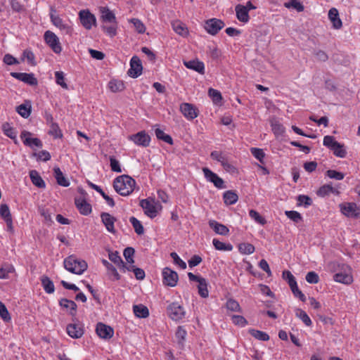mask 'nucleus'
Masks as SVG:
<instances>
[{
    "instance_id": "62",
    "label": "nucleus",
    "mask_w": 360,
    "mask_h": 360,
    "mask_svg": "<svg viewBox=\"0 0 360 360\" xmlns=\"http://www.w3.org/2000/svg\"><path fill=\"white\" fill-rule=\"evenodd\" d=\"M134 252H135V251L133 248L128 247L124 250V252H123L124 257L126 261L130 264H132L134 262Z\"/></svg>"
},
{
    "instance_id": "51",
    "label": "nucleus",
    "mask_w": 360,
    "mask_h": 360,
    "mask_svg": "<svg viewBox=\"0 0 360 360\" xmlns=\"http://www.w3.org/2000/svg\"><path fill=\"white\" fill-rule=\"evenodd\" d=\"M238 250L243 255H250L255 252V247L250 243H243L239 244Z\"/></svg>"
},
{
    "instance_id": "3",
    "label": "nucleus",
    "mask_w": 360,
    "mask_h": 360,
    "mask_svg": "<svg viewBox=\"0 0 360 360\" xmlns=\"http://www.w3.org/2000/svg\"><path fill=\"white\" fill-rule=\"evenodd\" d=\"M167 312L169 317L175 321L182 320L186 316L185 309L177 302L169 304L167 308Z\"/></svg>"
},
{
    "instance_id": "21",
    "label": "nucleus",
    "mask_w": 360,
    "mask_h": 360,
    "mask_svg": "<svg viewBox=\"0 0 360 360\" xmlns=\"http://www.w3.org/2000/svg\"><path fill=\"white\" fill-rule=\"evenodd\" d=\"M172 27L175 33L183 37H187L189 34L187 26L179 20L172 22Z\"/></svg>"
},
{
    "instance_id": "46",
    "label": "nucleus",
    "mask_w": 360,
    "mask_h": 360,
    "mask_svg": "<svg viewBox=\"0 0 360 360\" xmlns=\"http://www.w3.org/2000/svg\"><path fill=\"white\" fill-rule=\"evenodd\" d=\"M129 221L131 224L135 232L138 235H142L144 233V229L141 222L134 217L129 218Z\"/></svg>"
},
{
    "instance_id": "11",
    "label": "nucleus",
    "mask_w": 360,
    "mask_h": 360,
    "mask_svg": "<svg viewBox=\"0 0 360 360\" xmlns=\"http://www.w3.org/2000/svg\"><path fill=\"white\" fill-rule=\"evenodd\" d=\"M129 140L135 145L141 147H147L150 143V136L145 131H141L129 136Z\"/></svg>"
},
{
    "instance_id": "50",
    "label": "nucleus",
    "mask_w": 360,
    "mask_h": 360,
    "mask_svg": "<svg viewBox=\"0 0 360 360\" xmlns=\"http://www.w3.org/2000/svg\"><path fill=\"white\" fill-rule=\"evenodd\" d=\"M27 60V63L31 65H35V56L30 49L24 50L22 55V60Z\"/></svg>"
},
{
    "instance_id": "17",
    "label": "nucleus",
    "mask_w": 360,
    "mask_h": 360,
    "mask_svg": "<svg viewBox=\"0 0 360 360\" xmlns=\"http://www.w3.org/2000/svg\"><path fill=\"white\" fill-rule=\"evenodd\" d=\"M142 72V64L140 59L136 56H133L130 60V69L128 74L133 78H136Z\"/></svg>"
},
{
    "instance_id": "25",
    "label": "nucleus",
    "mask_w": 360,
    "mask_h": 360,
    "mask_svg": "<svg viewBox=\"0 0 360 360\" xmlns=\"http://www.w3.org/2000/svg\"><path fill=\"white\" fill-rule=\"evenodd\" d=\"M328 18L333 24V27L339 30L342 26V20L339 17V12L335 8H331L328 11Z\"/></svg>"
},
{
    "instance_id": "37",
    "label": "nucleus",
    "mask_w": 360,
    "mask_h": 360,
    "mask_svg": "<svg viewBox=\"0 0 360 360\" xmlns=\"http://www.w3.org/2000/svg\"><path fill=\"white\" fill-rule=\"evenodd\" d=\"M41 285L44 291L48 294L53 293L55 287L53 281L46 276H43L41 278Z\"/></svg>"
},
{
    "instance_id": "10",
    "label": "nucleus",
    "mask_w": 360,
    "mask_h": 360,
    "mask_svg": "<svg viewBox=\"0 0 360 360\" xmlns=\"http://www.w3.org/2000/svg\"><path fill=\"white\" fill-rule=\"evenodd\" d=\"M140 206L144 211V213L148 217L153 219L158 215V207L156 202L150 199H143L140 201Z\"/></svg>"
},
{
    "instance_id": "13",
    "label": "nucleus",
    "mask_w": 360,
    "mask_h": 360,
    "mask_svg": "<svg viewBox=\"0 0 360 360\" xmlns=\"http://www.w3.org/2000/svg\"><path fill=\"white\" fill-rule=\"evenodd\" d=\"M180 111L188 120H193L198 116L199 111L193 104L183 103L180 105Z\"/></svg>"
},
{
    "instance_id": "43",
    "label": "nucleus",
    "mask_w": 360,
    "mask_h": 360,
    "mask_svg": "<svg viewBox=\"0 0 360 360\" xmlns=\"http://www.w3.org/2000/svg\"><path fill=\"white\" fill-rule=\"evenodd\" d=\"M198 290L199 295L203 297L206 298L209 295V291L207 289V282L205 278H202L198 282Z\"/></svg>"
},
{
    "instance_id": "12",
    "label": "nucleus",
    "mask_w": 360,
    "mask_h": 360,
    "mask_svg": "<svg viewBox=\"0 0 360 360\" xmlns=\"http://www.w3.org/2000/svg\"><path fill=\"white\" fill-rule=\"evenodd\" d=\"M342 270L343 271L334 275V281L346 285L351 284L353 282L351 268L347 265H343Z\"/></svg>"
},
{
    "instance_id": "64",
    "label": "nucleus",
    "mask_w": 360,
    "mask_h": 360,
    "mask_svg": "<svg viewBox=\"0 0 360 360\" xmlns=\"http://www.w3.org/2000/svg\"><path fill=\"white\" fill-rule=\"evenodd\" d=\"M0 316L5 322H9L11 320L7 308L1 301H0Z\"/></svg>"
},
{
    "instance_id": "29",
    "label": "nucleus",
    "mask_w": 360,
    "mask_h": 360,
    "mask_svg": "<svg viewBox=\"0 0 360 360\" xmlns=\"http://www.w3.org/2000/svg\"><path fill=\"white\" fill-rule=\"evenodd\" d=\"M209 225L217 234L226 236L229 233V229H228V227L214 220H210L209 221Z\"/></svg>"
},
{
    "instance_id": "23",
    "label": "nucleus",
    "mask_w": 360,
    "mask_h": 360,
    "mask_svg": "<svg viewBox=\"0 0 360 360\" xmlns=\"http://www.w3.org/2000/svg\"><path fill=\"white\" fill-rule=\"evenodd\" d=\"M75 205L82 215L86 216L91 212V205L84 198H76Z\"/></svg>"
},
{
    "instance_id": "47",
    "label": "nucleus",
    "mask_w": 360,
    "mask_h": 360,
    "mask_svg": "<svg viewBox=\"0 0 360 360\" xmlns=\"http://www.w3.org/2000/svg\"><path fill=\"white\" fill-rule=\"evenodd\" d=\"M295 315L307 326H310L312 324L311 320L307 314L301 309H297L295 310Z\"/></svg>"
},
{
    "instance_id": "34",
    "label": "nucleus",
    "mask_w": 360,
    "mask_h": 360,
    "mask_svg": "<svg viewBox=\"0 0 360 360\" xmlns=\"http://www.w3.org/2000/svg\"><path fill=\"white\" fill-rule=\"evenodd\" d=\"M155 130V134L158 139L162 140L165 143L172 145L173 140L171 136L165 134L163 130L159 128V125L156 124L153 127Z\"/></svg>"
},
{
    "instance_id": "15",
    "label": "nucleus",
    "mask_w": 360,
    "mask_h": 360,
    "mask_svg": "<svg viewBox=\"0 0 360 360\" xmlns=\"http://www.w3.org/2000/svg\"><path fill=\"white\" fill-rule=\"evenodd\" d=\"M11 75L15 78L30 86H36L37 79L33 73L25 72H11Z\"/></svg>"
},
{
    "instance_id": "27",
    "label": "nucleus",
    "mask_w": 360,
    "mask_h": 360,
    "mask_svg": "<svg viewBox=\"0 0 360 360\" xmlns=\"http://www.w3.org/2000/svg\"><path fill=\"white\" fill-rule=\"evenodd\" d=\"M341 212L347 217L356 215V205L354 202H345L340 205Z\"/></svg>"
},
{
    "instance_id": "35",
    "label": "nucleus",
    "mask_w": 360,
    "mask_h": 360,
    "mask_svg": "<svg viewBox=\"0 0 360 360\" xmlns=\"http://www.w3.org/2000/svg\"><path fill=\"white\" fill-rule=\"evenodd\" d=\"M53 174L58 184L64 187L69 186L70 181L65 177L59 167H54Z\"/></svg>"
},
{
    "instance_id": "6",
    "label": "nucleus",
    "mask_w": 360,
    "mask_h": 360,
    "mask_svg": "<svg viewBox=\"0 0 360 360\" xmlns=\"http://www.w3.org/2000/svg\"><path fill=\"white\" fill-rule=\"evenodd\" d=\"M202 170L206 181L213 184L217 188L223 189L226 187L224 180L211 169L203 167Z\"/></svg>"
},
{
    "instance_id": "38",
    "label": "nucleus",
    "mask_w": 360,
    "mask_h": 360,
    "mask_svg": "<svg viewBox=\"0 0 360 360\" xmlns=\"http://www.w3.org/2000/svg\"><path fill=\"white\" fill-rule=\"evenodd\" d=\"M59 304L61 307L69 311L71 314H74L76 312L77 304L72 300L63 298L59 301Z\"/></svg>"
},
{
    "instance_id": "61",
    "label": "nucleus",
    "mask_w": 360,
    "mask_h": 360,
    "mask_svg": "<svg viewBox=\"0 0 360 360\" xmlns=\"http://www.w3.org/2000/svg\"><path fill=\"white\" fill-rule=\"evenodd\" d=\"M226 307L228 310L231 311L239 312L241 310L239 303L233 299H229L226 301Z\"/></svg>"
},
{
    "instance_id": "44",
    "label": "nucleus",
    "mask_w": 360,
    "mask_h": 360,
    "mask_svg": "<svg viewBox=\"0 0 360 360\" xmlns=\"http://www.w3.org/2000/svg\"><path fill=\"white\" fill-rule=\"evenodd\" d=\"M212 244L215 249L221 251H231L233 250V245L230 243H225L219 241L218 239L214 238Z\"/></svg>"
},
{
    "instance_id": "18",
    "label": "nucleus",
    "mask_w": 360,
    "mask_h": 360,
    "mask_svg": "<svg viewBox=\"0 0 360 360\" xmlns=\"http://www.w3.org/2000/svg\"><path fill=\"white\" fill-rule=\"evenodd\" d=\"M67 333L75 339L80 338L84 333L83 326L79 323H70L66 328Z\"/></svg>"
},
{
    "instance_id": "56",
    "label": "nucleus",
    "mask_w": 360,
    "mask_h": 360,
    "mask_svg": "<svg viewBox=\"0 0 360 360\" xmlns=\"http://www.w3.org/2000/svg\"><path fill=\"white\" fill-rule=\"evenodd\" d=\"M0 216L5 221L12 219L9 207L6 204L0 205Z\"/></svg>"
},
{
    "instance_id": "16",
    "label": "nucleus",
    "mask_w": 360,
    "mask_h": 360,
    "mask_svg": "<svg viewBox=\"0 0 360 360\" xmlns=\"http://www.w3.org/2000/svg\"><path fill=\"white\" fill-rule=\"evenodd\" d=\"M96 332L99 338L104 340H109L114 335L113 328L103 323H98L96 324Z\"/></svg>"
},
{
    "instance_id": "2",
    "label": "nucleus",
    "mask_w": 360,
    "mask_h": 360,
    "mask_svg": "<svg viewBox=\"0 0 360 360\" xmlns=\"http://www.w3.org/2000/svg\"><path fill=\"white\" fill-rule=\"evenodd\" d=\"M63 266L69 272L82 275L88 268V264L84 259H79L75 255H70L63 260Z\"/></svg>"
},
{
    "instance_id": "14",
    "label": "nucleus",
    "mask_w": 360,
    "mask_h": 360,
    "mask_svg": "<svg viewBox=\"0 0 360 360\" xmlns=\"http://www.w3.org/2000/svg\"><path fill=\"white\" fill-rule=\"evenodd\" d=\"M51 22L58 28L63 33L71 35L72 33V27L65 23L63 19L58 15L51 13L50 15Z\"/></svg>"
},
{
    "instance_id": "45",
    "label": "nucleus",
    "mask_w": 360,
    "mask_h": 360,
    "mask_svg": "<svg viewBox=\"0 0 360 360\" xmlns=\"http://www.w3.org/2000/svg\"><path fill=\"white\" fill-rule=\"evenodd\" d=\"M249 333L255 339L259 340L267 341L269 340V335L266 333L261 330L252 328L249 329Z\"/></svg>"
},
{
    "instance_id": "58",
    "label": "nucleus",
    "mask_w": 360,
    "mask_h": 360,
    "mask_svg": "<svg viewBox=\"0 0 360 360\" xmlns=\"http://www.w3.org/2000/svg\"><path fill=\"white\" fill-rule=\"evenodd\" d=\"M107 274L109 277L115 281H119L120 279V275L117 272L116 268L111 263L106 268Z\"/></svg>"
},
{
    "instance_id": "41",
    "label": "nucleus",
    "mask_w": 360,
    "mask_h": 360,
    "mask_svg": "<svg viewBox=\"0 0 360 360\" xmlns=\"http://www.w3.org/2000/svg\"><path fill=\"white\" fill-rule=\"evenodd\" d=\"M224 203L228 205L235 204L238 199L237 194L231 191H226L223 195Z\"/></svg>"
},
{
    "instance_id": "30",
    "label": "nucleus",
    "mask_w": 360,
    "mask_h": 360,
    "mask_svg": "<svg viewBox=\"0 0 360 360\" xmlns=\"http://www.w3.org/2000/svg\"><path fill=\"white\" fill-rule=\"evenodd\" d=\"M110 25L103 24L101 25V30L104 32V33L108 36L110 38L115 37L117 34V22H109Z\"/></svg>"
},
{
    "instance_id": "39",
    "label": "nucleus",
    "mask_w": 360,
    "mask_h": 360,
    "mask_svg": "<svg viewBox=\"0 0 360 360\" xmlns=\"http://www.w3.org/2000/svg\"><path fill=\"white\" fill-rule=\"evenodd\" d=\"M133 311L134 314L139 318H146L149 316L148 309L143 304L134 305Z\"/></svg>"
},
{
    "instance_id": "52",
    "label": "nucleus",
    "mask_w": 360,
    "mask_h": 360,
    "mask_svg": "<svg viewBox=\"0 0 360 360\" xmlns=\"http://www.w3.org/2000/svg\"><path fill=\"white\" fill-rule=\"evenodd\" d=\"M282 277L288 283L290 288H292L297 284L295 276L289 271H283L282 274Z\"/></svg>"
},
{
    "instance_id": "57",
    "label": "nucleus",
    "mask_w": 360,
    "mask_h": 360,
    "mask_svg": "<svg viewBox=\"0 0 360 360\" xmlns=\"http://www.w3.org/2000/svg\"><path fill=\"white\" fill-rule=\"evenodd\" d=\"M331 150H333L334 155L338 158H343L346 156L347 152L345 149L343 145L338 143L335 147H333Z\"/></svg>"
},
{
    "instance_id": "26",
    "label": "nucleus",
    "mask_w": 360,
    "mask_h": 360,
    "mask_svg": "<svg viewBox=\"0 0 360 360\" xmlns=\"http://www.w3.org/2000/svg\"><path fill=\"white\" fill-rule=\"evenodd\" d=\"M109 259L117 266L123 272L126 270H130L129 268H127L126 264L123 262L122 259L120 256L117 251L109 252L108 253Z\"/></svg>"
},
{
    "instance_id": "22",
    "label": "nucleus",
    "mask_w": 360,
    "mask_h": 360,
    "mask_svg": "<svg viewBox=\"0 0 360 360\" xmlns=\"http://www.w3.org/2000/svg\"><path fill=\"white\" fill-rule=\"evenodd\" d=\"M235 11L237 19L243 22L247 23L250 20L249 12L243 4H238L235 7Z\"/></svg>"
},
{
    "instance_id": "9",
    "label": "nucleus",
    "mask_w": 360,
    "mask_h": 360,
    "mask_svg": "<svg viewBox=\"0 0 360 360\" xmlns=\"http://www.w3.org/2000/svg\"><path fill=\"white\" fill-rule=\"evenodd\" d=\"M224 26L221 20L211 18L205 22L204 28L208 34L216 35Z\"/></svg>"
},
{
    "instance_id": "42",
    "label": "nucleus",
    "mask_w": 360,
    "mask_h": 360,
    "mask_svg": "<svg viewBox=\"0 0 360 360\" xmlns=\"http://www.w3.org/2000/svg\"><path fill=\"white\" fill-rule=\"evenodd\" d=\"M128 22L131 23L134 25L135 30L139 34H143L146 32V27L143 22L139 20V18H130L128 20Z\"/></svg>"
},
{
    "instance_id": "59",
    "label": "nucleus",
    "mask_w": 360,
    "mask_h": 360,
    "mask_svg": "<svg viewBox=\"0 0 360 360\" xmlns=\"http://www.w3.org/2000/svg\"><path fill=\"white\" fill-rule=\"evenodd\" d=\"M285 214L286 217L295 223H298L302 220V217L300 213L297 211L290 210L285 211Z\"/></svg>"
},
{
    "instance_id": "5",
    "label": "nucleus",
    "mask_w": 360,
    "mask_h": 360,
    "mask_svg": "<svg viewBox=\"0 0 360 360\" xmlns=\"http://www.w3.org/2000/svg\"><path fill=\"white\" fill-rule=\"evenodd\" d=\"M44 39L46 44L55 53L58 54L61 53L62 46L60 45L59 38L54 32L50 30L46 31L44 34Z\"/></svg>"
},
{
    "instance_id": "54",
    "label": "nucleus",
    "mask_w": 360,
    "mask_h": 360,
    "mask_svg": "<svg viewBox=\"0 0 360 360\" xmlns=\"http://www.w3.org/2000/svg\"><path fill=\"white\" fill-rule=\"evenodd\" d=\"M250 152L257 160H258L262 164H264L265 153L262 149L258 148H251Z\"/></svg>"
},
{
    "instance_id": "1",
    "label": "nucleus",
    "mask_w": 360,
    "mask_h": 360,
    "mask_svg": "<svg viewBox=\"0 0 360 360\" xmlns=\"http://www.w3.org/2000/svg\"><path fill=\"white\" fill-rule=\"evenodd\" d=\"M136 181L128 175H121L115 179L113 187L122 196L129 195L134 190Z\"/></svg>"
},
{
    "instance_id": "4",
    "label": "nucleus",
    "mask_w": 360,
    "mask_h": 360,
    "mask_svg": "<svg viewBox=\"0 0 360 360\" xmlns=\"http://www.w3.org/2000/svg\"><path fill=\"white\" fill-rule=\"evenodd\" d=\"M79 19L82 25L87 30H90L96 25V18L89 9L81 10Z\"/></svg>"
},
{
    "instance_id": "48",
    "label": "nucleus",
    "mask_w": 360,
    "mask_h": 360,
    "mask_svg": "<svg viewBox=\"0 0 360 360\" xmlns=\"http://www.w3.org/2000/svg\"><path fill=\"white\" fill-rule=\"evenodd\" d=\"M56 83L64 89H68V86L65 82V74L62 71L55 72Z\"/></svg>"
},
{
    "instance_id": "63",
    "label": "nucleus",
    "mask_w": 360,
    "mask_h": 360,
    "mask_svg": "<svg viewBox=\"0 0 360 360\" xmlns=\"http://www.w3.org/2000/svg\"><path fill=\"white\" fill-rule=\"evenodd\" d=\"M15 268L13 265H8L6 266L0 268V279H6L8 278V274L13 273Z\"/></svg>"
},
{
    "instance_id": "31",
    "label": "nucleus",
    "mask_w": 360,
    "mask_h": 360,
    "mask_svg": "<svg viewBox=\"0 0 360 360\" xmlns=\"http://www.w3.org/2000/svg\"><path fill=\"white\" fill-rule=\"evenodd\" d=\"M30 177L32 183L37 187L44 188L46 187V184L42 179L39 172L37 170H31L30 172Z\"/></svg>"
},
{
    "instance_id": "49",
    "label": "nucleus",
    "mask_w": 360,
    "mask_h": 360,
    "mask_svg": "<svg viewBox=\"0 0 360 360\" xmlns=\"http://www.w3.org/2000/svg\"><path fill=\"white\" fill-rule=\"evenodd\" d=\"M187 332L183 326H179L176 331L175 337L177 340L178 344L181 346L184 345V342L186 340Z\"/></svg>"
},
{
    "instance_id": "32",
    "label": "nucleus",
    "mask_w": 360,
    "mask_h": 360,
    "mask_svg": "<svg viewBox=\"0 0 360 360\" xmlns=\"http://www.w3.org/2000/svg\"><path fill=\"white\" fill-rule=\"evenodd\" d=\"M316 193L319 197L324 198L329 195L330 193L338 195L339 191L336 188H333L332 185L325 184L320 187Z\"/></svg>"
},
{
    "instance_id": "8",
    "label": "nucleus",
    "mask_w": 360,
    "mask_h": 360,
    "mask_svg": "<svg viewBox=\"0 0 360 360\" xmlns=\"http://www.w3.org/2000/svg\"><path fill=\"white\" fill-rule=\"evenodd\" d=\"M32 133L23 130L20 134V139L25 146L34 149L35 148H41L43 146L42 141L38 138L32 137Z\"/></svg>"
},
{
    "instance_id": "53",
    "label": "nucleus",
    "mask_w": 360,
    "mask_h": 360,
    "mask_svg": "<svg viewBox=\"0 0 360 360\" xmlns=\"http://www.w3.org/2000/svg\"><path fill=\"white\" fill-rule=\"evenodd\" d=\"M49 134L54 139H60L63 136L62 131L56 123H52L51 124Z\"/></svg>"
},
{
    "instance_id": "19",
    "label": "nucleus",
    "mask_w": 360,
    "mask_h": 360,
    "mask_svg": "<svg viewBox=\"0 0 360 360\" xmlns=\"http://www.w3.org/2000/svg\"><path fill=\"white\" fill-rule=\"evenodd\" d=\"M101 20L103 23L116 22L117 18L115 13L107 6H102L99 8Z\"/></svg>"
},
{
    "instance_id": "40",
    "label": "nucleus",
    "mask_w": 360,
    "mask_h": 360,
    "mask_svg": "<svg viewBox=\"0 0 360 360\" xmlns=\"http://www.w3.org/2000/svg\"><path fill=\"white\" fill-rule=\"evenodd\" d=\"M208 95L214 105H221L222 96L219 91L210 88L208 90Z\"/></svg>"
},
{
    "instance_id": "55",
    "label": "nucleus",
    "mask_w": 360,
    "mask_h": 360,
    "mask_svg": "<svg viewBox=\"0 0 360 360\" xmlns=\"http://www.w3.org/2000/svg\"><path fill=\"white\" fill-rule=\"evenodd\" d=\"M249 216L251 219H252L255 222L259 224L264 225L266 223V219L262 217L259 212L254 210H250L249 211Z\"/></svg>"
},
{
    "instance_id": "33",
    "label": "nucleus",
    "mask_w": 360,
    "mask_h": 360,
    "mask_svg": "<svg viewBox=\"0 0 360 360\" xmlns=\"http://www.w3.org/2000/svg\"><path fill=\"white\" fill-rule=\"evenodd\" d=\"M2 130H3L4 134L6 136L13 139L15 144L18 143L17 131L13 127H11V125L9 123L6 122V123L3 124Z\"/></svg>"
},
{
    "instance_id": "60",
    "label": "nucleus",
    "mask_w": 360,
    "mask_h": 360,
    "mask_svg": "<svg viewBox=\"0 0 360 360\" xmlns=\"http://www.w3.org/2000/svg\"><path fill=\"white\" fill-rule=\"evenodd\" d=\"M18 113L24 118H27L31 113L30 106L25 104H21L17 107Z\"/></svg>"
},
{
    "instance_id": "36",
    "label": "nucleus",
    "mask_w": 360,
    "mask_h": 360,
    "mask_svg": "<svg viewBox=\"0 0 360 360\" xmlns=\"http://www.w3.org/2000/svg\"><path fill=\"white\" fill-rule=\"evenodd\" d=\"M108 89L113 93L122 91L125 86L122 80L111 79L108 84Z\"/></svg>"
},
{
    "instance_id": "24",
    "label": "nucleus",
    "mask_w": 360,
    "mask_h": 360,
    "mask_svg": "<svg viewBox=\"0 0 360 360\" xmlns=\"http://www.w3.org/2000/svg\"><path fill=\"white\" fill-rule=\"evenodd\" d=\"M101 220L105 225L106 229L110 233H115L114 224L116 221L115 218L110 215L109 213H102L101 215Z\"/></svg>"
},
{
    "instance_id": "20",
    "label": "nucleus",
    "mask_w": 360,
    "mask_h": 360,
    "mask_svg": "<svg viewBox=\"0 0 360 360\" xmlns=\"http://www.w3.org/2000/svg\"><path fill=\"white\" fill-rule=\"evenodd\" d=\"M269 123L271 127V130L276 137L283 136V134L285 133V127L280 122L277 117H271L269 119Z\"/></svg>"
},
{
    "instance_id": "7",
    "label": "nucleus",
    "mask_w": 360,
    "mask_h": 360,
    "mask_svg": "<svg viewBox=\"0 0 360 360\" xmlns=\"http://www.w3.org/2000/svg\"><path fill=\"white\" fill-rule=\"evenodd\" d=\"M162 283L165 285L174 287L179 281V276L176 271L169 267H165L162 271Z\"/></svg>"
},
{
    "instance_id": "28",
    "label": "nucleus",
    "mask_w": 360,
    "mask_h": 360,
    "mask_svg": "<svg viewBox=\"0 0 360 360\" xmlns=\"http://www.w3.org/2000/svg\"><path fill=\"white\" fill-rule=\"evenodd\" d=\"M184 65L190 70H195L200 74L205 72V65L202 62L198 60H192L188 61H184Z\"/></svg>"
}]
</instances>
